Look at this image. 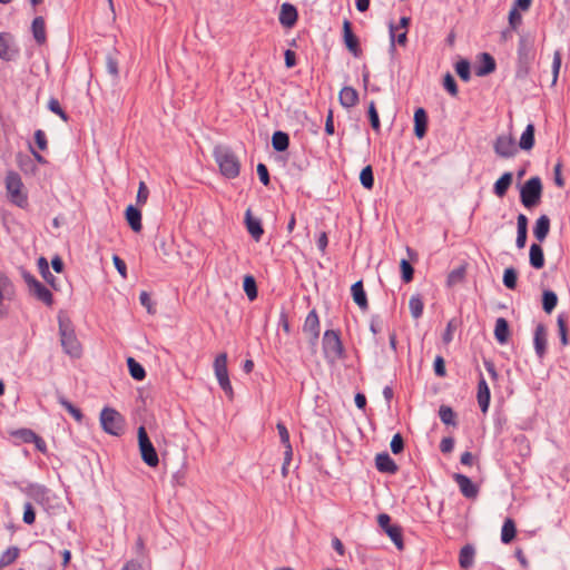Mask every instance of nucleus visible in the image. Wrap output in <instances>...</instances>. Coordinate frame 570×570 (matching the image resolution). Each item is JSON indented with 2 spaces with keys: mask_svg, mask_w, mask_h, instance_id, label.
<instances>
[{
  "mask_svg": "<svg viewBox=\"0 0 570 570\" xmlns=\"http://www.w3.org/2000/svg\"><path fill=\"white\" fill-rule=\"evenodd\" d=\"M396 30H397V27L393 22H390V24H389V33H390L389 51L391 53H394L396 51L395 43H399L402 47H405L407 43V31H404L396 36V33H395Z\"/></svg>",
  "mask_w": 570,
  "mask_h": 570,
  "instance_id": "473e14b6",
  "label": "nucleus"
},
{
  "mask_svg": "<svg viewBox=\"0 0 570 570\" xmlns=\"http://www.w3.org/2000/svg\"><path fill=\"white\" fill-rule=\"evenodd\" d=\"M503 285L508 289H515L518 282V272L514 267H508L503 272L502 278Z\"/></svg>",
  "mask_w": 570,
  "mask_h": 570,
  "instance_id": "5fc2aeb1",
  "label": "nucleus"
},
{
  "mask_svg": "<svg viewBox=\"0 0 570 570\" xmlns=\"http://www.w3.org/2000/svg\"><path fill=\"white\" fill-rule=\"evenodd\" d=\"M20 556V549L16 546L9 547L0 556V569L12 564Z\"/></svg>",
  "mask_w": 570,
  "mask_h": 570,
  "instance_id": "37998d69",
  "label": "nucleus"
},
{
  "mask_svg": "<svg viewBox=\"0 0 570 570\" xmlns=\"http://www.w3.org/2000/svg\"><path fill=\"white\" fill-rule=\"evenodd\" d=\"M535 127L532 122L528 124L524 131L521 134L520 140H519V147L522 150H531L535 144Z\"/></svg>",
  "mask_w": 570,
  "mask_h": 570,
  "instance_id": "2f4dec72",
  "label": "nucleus"
},
{
  "mask_svg": "<svg viewBox=\"0 0 570 570\" xmlns=\"http://www.w3.org/2000/svg\"><path fill=\"white\" fill-rule=\"evenodd\" d=\"M474 548L470 544L464 546L460 550L459 563L462 569H470L473 564Z\"/></svg>",
  "mask_w": 570,
  "mask_h": 570,
  "instance_id": "ea45409f",
  "label": "nucleus"
},
{
  "mask_svg": "<svg viewBox=\"0 0 570 570\" xmlns=\"http://www.w3.org/2000/svg\"><path fill=\"white\" fill-rule=\"evenodd\" d=\"M12 435L20 439L23 443H32L36 440L37 433L31 429L22 428L12 432Z\"/></svg>",
  "mask_w": 570,
  "mask_h": 570,
  "instance_id": "052dcab7",
  "label": "nucleus"
},
{
  "mask_svg": "<svg viewBox=\"0 0 570 570\" xmlns=\"http://www.w3.org/2000/svg\"><path fill=\"white\" fill-rule=\"evenodd\" d=\"M375 466L382 473L395 474L399 471L397 464L387 452L376 454Z\"/></svg>",
  "mask_w": 570,
  "mask_h": 570,
  "instance_id": "aec40b11",
  "label": "nucleus"
},
{
  "mask_svg": "<svg viewBox=\"0 0 570 570\" xmlns=\"http://www.w3.org/2000/svg\"><path fill=\"white\" fill-rule=\"evenodd\" d=\"M509 28L511 30H518L519 27L522 24V16L519 11H517V8H511L509 11Z\"/></svg>",
  "mask_w": 570,
  "mask_h": 570,
  "instance_id": "e2e57ef3",
  "label": "nucleus"
},
{
  "mask_svg": "<svg viewBox=\"0 0 570 570\" xmlns=\"http://www.w3.org/2000/svg\"><path fill=\"white\" fill-rule=\"evenodd\" d=\"M547 345H548V332L544 324L539 323L535 326L533 333V346L535 355L539 360H543L547 355Z\"/></svg>",
  "mask_w": 570,
  "mask_h": 570,
  "instance_id": "4468645a",
  "label": "nucleus"
},
{
  "mask_svg": "<svg viewBox=\"0 0 570 570\" xmlns=\"http://www.w3.org/2000/svg\"><path fill=\"white\" fill-rule=\"evenodd\" d=\"M20 50L13 43L12 36L7 32H0V59L3 61H13L19 57Z\"/></svg>",
  "mask_w": 570,
  "mask_h": 570,
  "instance_id": "9b49d317",
  "label": "nucleus"
},
{
  "mask_svg": "<svg viewBox=\"0 0 570 570\" xmlns=\"http://www.w3.org/2000/svg\"><path fill=\"white\" fill-rule=\"evenodd\" d=\"M214 372L217 381L229 377L227 370V354L220 353L216 356L214 361Z\"/></svg>",
  "mask_w": 570,
  "mask_h": 570,
  "instance_id": "c9c22d12",
  "label": "nucleus"
},
{
  "mask_svg": "<svg viewBox=\"0 0 570 570\" xmlns=\"http://www.w3.org/2000/svg\"><path fill=\"white\" fill-rule=\"evenodd\" d=\"M494 153L502 158H511L518 153L514 138L509 135H500L493 142Z\"/></svg>",
  "mask_w": 570,
  "mask_h": 570,
  "instance_id": "9d476101",
  "label": "nucleus"
},
{
  "mask_svg": "<svg viewBox=\"0 0 570 570\" xmlns=\"http://www.w3.org/2000/svg\"><path fill=\"white\" fill-rule=\"evenodd\" d=\"M245 225H246V228H247V232L249 233V235L256 240H261L263 234H264V228L262 226V222L259 218H256L252 215V212L250 209H247L246 213H245Z\"/></svg>",
  "mask_w": 570,
  "mask_h": 570,
  "instance_id": "412c9836",
  "label": "nucleus"
},
{
  "mask_svg": "<svg viewBox=\"0 0 570 570\" xmlns=\"http://www.w3.org/2000/svg\"><path fill=\"white\" fill-rule=\"evenodd\" d=\"M243 289L250 302L255 301L258 296V288L256 279L253 275L248 274L244 276Z\"/></svg>",
  "mask_w": 570,
  "mask_h": 570,
  "instance_id": "58836bf2",
  "label": "nucleus"
},
{
  "mask_svg": "<svg viewBox=\"0 0 570 570\" xmlns=\"http://www.w3.org/2000/svg\"><path fill=\"white\" fill-rule=\"evenodd\" d=\"M414 135L416 138L422 139L428 132L429 117L423 107H419L414 111Z\"/></svg>",
  "mask_w": 570,
  "mask_h": 570,
  "instance_id": "f3484780",
  "label": "nucleus"
},
{
  "mask_svg": "<svg viewBox=\"0 0 570 570\" xmlns=\"http://www.w3.org/2000/svg\"><path fill=\"white\" fill-rule=\"evenodd\" d=\"M558 333L560 337V342L563 346L569 344V334H568V323L567 315L564 313H560L557 317Z\"/></svg>",
  "mask_w": 570,
  "mask_h": 570,
  "instance_id": "49530a36",
  "label": "nucleus"
},
{
  "mask_svg": "<svg viewBox=\"0 0 570 570\" xmlns=\"http://www.w3.org/2000/svg\"><path fill=\"white\" fill-rule=\"evenodd\" d=\"M31 32L37 45L42 46L47 42L46 22L43 17L38 16L32 20Z\"/></svg>",
  "mask_w": 570,
  "mask_h": 570,
  "instance_id": "393cba45",
  "label": "nucleus"
},
{
  "mask_svg": "<svg viewBox=\"0 0 570 570\" xmlns=\"http://www.w3.org/2000/svg\"><path fill=\"white\" fill-rule=\"evenodd\" d=\"M138 448L141 460L150 468H156L159 463L158 453L150 441L146 428L140 425L137 431Z\"/></svg>",
  "mask_w": 570,
  "mask_h": 570,
  "instance_id": "0eeeda50",
  "label": "nucleus"
},
{
  "mask_svg": "<svg viewBox=\"0 0 570 570\" xmlns=\"http://www.w3.org/2000/svg\"><path fill=\"white\" fill-rule=\"evenodd\" d=\"M517 535V525L513 519L507 518L501 529V541L504 544H509L514 540Z\"/></svg>",
  "mask_w": 570,
  "mask_h": 570,
  "instance_id": "f704fd0d",
  "label": "nucleus"
},
{
  "mask_svg": "<svg viewBox=\"0 0 570 570\" xmlns=\"http://www.w3.org/2000/svg\"><path fill=\"white\" fill-rule=\"evenodd\" d=\"M351 294L354 303L362 309L368 308L367 295L364 289L363 281H357L351 286Z\"/></svg>",
  "mask_w": 570,
  "mask_h": 570,
  "instance_id": "5701e85b",
  "label": "nucleus"
},
{
  "mask_svg": "<svg viewBox=\"0 0 570 570\" xmlns=\"http://www.w3.org/2000/svg\"><path fill=\"white\" fill-rule=\"evenodd\" d=\"M57 401L78 423H82L85 416L79 407L75 406L61 393L57 394Z\"/></svg>",
  "mask_w": 570,
  "mask_h": 570,
  "instance_id": "72a5a7b5",
  "label": "nucleus"
},
{
  "mask_svg": "<svg viewBox=\"0 0 570 570\" xmlns=\"http://www.w3.org/2000/svg\"><path fill=\"white\" fill-rule=\"evenodd\" d=\"M550 232V218L547 215H541L534 224L533 236L539 243H542Z\"/></svg>",
  "mask_w": 570,
  "mask_h": 570,
  "instance_id": "bb28decb",
  "label": "nucleus"
},
{
  "mask_svg": "<svg viewBox=\"0 0 570 570\" xmlns=\"http://www.w3.org/2000/svg\"><path fill=\"white\" fill-rule=\"evenodd\" d=\"M298 19V12L294 4L285 2L281 6L279 23L285 28H293Z\"/></svg>",
  "mask_w": 570,
  "mask_h": 570,
  "instance_id": "dca6fc26",
  "label": "nucleus"
},
{
  "mask_svg": "<svg viewBox=\"0 0 570 570\" xmlns=\"http://www.w3.org/2000/svg\"><path fill=\"white\" fill-rule=\"evenodd\" d=\"M513 443L515 445V451L518 454L525 459L531 454V446L528 438L524 434H518L513 438Z\"/></svg>",
  "mask_w": 570,
  "mask_h": 570,
  "instance_id": "4c0bfd02",
  "label": "nucleus"
},
{
  "mask_svg": "<svg viewBox=\"0 0 570 570\" xmlns=\"http://www.w3.org/2000/svg\"><path fill=\"white\" fill-rule=\"evenodd\" d=\"M6 189L11 204L22 209L28 207V194L24 191L23 183L17 171L11 170L7 174Z\"/></svg>",
  "mask_w": 570,
  "mask_h": 570,
  "instance_id": "39448f33",
  "label": "nucleus"
},
{
  "mask_svg": "<svg viewBox=\"0 0 570 570\" xmlns=\"http://www.w3.org/2000/svg\"><path fill=\"white\" fill-rule=\"evenodd\" d=\"M453 480L458 484L460 492L464 498L472 500L476 499L480 492L479 485L473 483L469 476L462 473H454Z\"/></svg>",
  "mask_w": 570,
  "mask_h": 570,
  "instance_id": "ddd939ff",
  "label": "nucleus"
},
{
  "mask_svg": "<svg viewBox=\"0 0 570 570\" xmlns=\"http://www.w3.org/2000/svg\"><path fill=\"white\" fill-rule=\"evenodd\" d=\"M303 332L306 335L321 333V322L315 308L308 312L303 324Z\"/></svg>",
  "mask_w": 570,
  "mask_h": 570,
  "instance_id": "cd10ccee",
  "label": "nucleus"
},
{
  "mask_svg": "<svg viewBox=\"0 0 570 570\" xmlns=\"http://www.w3.org/2000/svg\"><path fill=\"white\" fill-rule=\"evenodd\" d=\"M20 490L36 503L45 504L49 502V489L42 484L29 483Z\"/></svg>",
  "mask_w": 570,
  "mask_h": 570,
  "instance_id": "2eb2a0df",
  "label": "nucleus"
},
{
  "mask_svg": "<svg viewBox=\"0 0 570 570\" xmlns=\"http://www.w3.org/2000/svg\"><path fill=\"white\" fill-rule=\"evenodd\" d=\"M466 266L460 265L459 267L452 269L446 278V284L449 287L455 286L459 283H462L465 278Z\"/></svg>",
  "mask_w": 570,
  "mask_h": 570,
  "instance_id": "a18cd8bd",
  "label": "nucleus"
},
{
  "mask_svg": "<svg viewBox=\"0 0 570 570\" xmlns=\"http://www.w3.org/2000/svg\"><path fill=\"white\" fill-rule=\"evenodd\" d=\"M379 527L384 531V533L392 540L397 550L404 549L403 541V529L399 524H393L392 519L387 513H381L377 515Z\"/></svg>",
  "mask_w": 570,
  "mask_h": 570,
  "instance_id": "1a4fd4ad",
  "label": "nucleus"
},
{
  "mask_svg": "<svg viewBox=\"0 0 570 570\" xmlns=\"http://www.w3.org/2000/svg\"><path fill=\"white\" fill-rule=\"evenodd\" d=\"M35 142L40 150H42V151L47 150L48 140H47L46 132L42 129H37L35 131Z\"/></svg>",
  "mask_w": 570,
  "mask_h": 570,
  "instance_id": "774afa93",
  "label": "nucleus"
},
{
  "mask_svg": "<svg viewBox=\"0 0 570 570\" xmlns=\"http://www.w3.org/2000/svg\"><path fill=\"white\" fill-rule=\"evenodd\" d=\"M459 323L458 318H452L448 322L445 331L442 334V342L444 344L448 345L453 341V332L458 328Z\"/></svg>",
  "mask_w": 570,
  "mask_h": 570,
  "instance_id": "13d9d810",
  "label": "nucleus"
},
{
  "mask_svg": "<svg viewBox=\"0 0 570 570\" xmlns=\"http://www.w3.org/2000/svg\"><path fill=\"white\" fill-rule=\"evenodd\" d=\"M456 75L461 80L468 82L471 79V65L469 60L461 59L454 66Z\"/></svg>",
  "mask_w": 570,
  "mask_h": 570,
  "instance_id": "3c124183",
  "label": "nucleus"
},
{
  "mask_svg": "<svg viewBox=\"0 0 570 570\" xmlns=\"http://www.w3.org/2000/svg\"><path fill=\"white\" fill-rule=\"evenodd\" d=\"M272 146L278 153L287 150L289 146L288 134L282 130H276L272 136Z\"/></svg>",
  "mask_w": 570,
  "mask_h": 570,
  "instance_id": "e433bc0d",
  "label": "nucleus"
},
{
  "mask_svg": "<svg viewBox=\"0 0 570 570\" xmlns=\"http://www.w3.org/2000/svg\"><path fill=\"white\" fill-rule=\"evenodd\" d=\"M476 399L482 413H487L490 406L491 392L482 373H480V380L478 382Z\"/></svg>",
  "mask_w": 570,
  "mask_h": 570,
  "instance_id": "6ab92c4d",
  "label": "nucleus"
},
{
  "mask_svg": "<svg viewBox=\"0 0 570 570\" xmlns=\"http://www.w3.org/2000/svg\"><path fill=\"white\" fill-rule=\"evenodd\" d=\"M494 337L499 344H505L510 337V325L504 317L495 321Z\"/></svg>",
  "mask_w": 570,
  "mask_h": 570,
  "instance_id": "7c9ffc66",
  "label": "nucleus"
},
{
  "mask_svg": "<svg viewBox=\"0 0 570 570\" xmlns=\"http://www.w3.org/2000/svg\"><path fill=\"white\" fill-rule=\"evenodd\" d=\"M30 294L35 296L38 301L42 302L47 306H51L53 304V295L52 293L41 283L37 282V284L29 289Z\"/></svg>",
  "mask_w": 570,
  "mask_h": 570,
  "instance_id": "c85d7f7f",
  "label": "nucleus"
},
{
  "mask_svg": "<svg viewBox=\"0 0 570 570\" xmlns=\"http://www.w3.org/2000/svg\"><path fill=\"white\" fill-rule=\"evenodd\" d=\"M439 416H440L441 422L444 423L445 425H452V426L458 425V421H456L458 415L453 411V409L449 405L443 404L440 406Z\"/></svg>",
  "mask_w": 570,
  "mask_h": 570,
  "instance_id": "79ce46f5",
  "label": "nucleus"
},
{
  "mask_svg": "<svg viewBox=\"0 0 570 570\" xmlns=\"http://www.w3.org/2000/svg\"><path fill=\"white\" fill-rule=\"evenodd\" d=\"M390 448L393 454H400L404 450V439L401 433H395L391 440Z\"/></svg>",
  "mask_w": 570,
  "mask_h": 570,
  "instance_id": "0e129e2a",
  "label": "nucleus"
},
{
  "mask_svg": "<svg viewBox=\"0 0 570 570\" xmlns=\"http://www.w3.org/2000/svg\"><path fill=\"white\" fill-rule=\"evenodd\" d=\"M542 193L541 178L533 176L520 187V202L528 209L534 208L541 203Z\"/></svg>",
  "mask_w": 570,
  "mask_h": 570,
  "instance_id": "423d86ee",
  "label": "nucleus"
},
{
  "mask_svg": "<svg viewBox=\"0 0 570 570\" xmlns=\"http://www.w3.org/2000/svg\"><path fill=\"white\" fill-rule=\"evenodd\" d=\"M22 520L28 525L33 524L36 521V511L30 502H27L23 505Z\"/></svg>",
  "mask_w": 570,
  "mask_h": 570,
  "instance_id": "338daca9",
  "label": "nucleus"
},
{
  "mask_svg": "<svg viewBox=\"0 0 570 570\" xmlns=\"http://www.w3.org/2000/svg\"><path fill=\"white\" fill-rule=\"evenodd\" d=\"M558 304V296L551 289H546L542 293V308L547 314H550Z\"/></svg>",
  "mask_w": 570,
  "mask_h": 570,
  "instance_id": "c03bdc74",
  "label": "nucleus"
},
{
  "mask_svg": "<svg viewBox=\"0 0 570 570\" xmlns=\"http://www.w3.org/2000/svg\"><path fill=\"white\" fill-rule=\"evenodd\" d=\"M141 217V210L134 205H128L125 209L126 222L135 233H139L142 229Z\"/></svg>",
  "mask_w": 570,
  "mask_h": 570,
  "instance_id": "4be33fe9",
  "label": "nucleus"
},
{
  "mask_svg": "<svg viewBox=\"0 0 570 570\" xmlns=\"http://www.w3.org/2000/svg\"><path fill=\"white\" fill-rule=\"evenodd\" d=\"M367 117H368L372 129L379 134L381 131V121H380V116H379L374 100H371L368 102Z\"/></svg>",
  "mask_w": 570,
  "mask_h": 570,
  "instance_id": "09e8293b",
  "label": "nucleus"
},
{
  "mask_svg": "<svg viewBox=\"0 0 570 570\" xmlns=\"http://www.w3.org/2000/svg\"><path fill=\"white\" fill-rule=\"evenodd\" d=\"M100 423L102 430L110 435L119 436L124 433V417L115 409L105 407L100 413Z\"/></svg>",
  "mask_w": 570,
  "mask_h": 570,
  "instance_id": "6e6552de",
  "label": "nucleus"
},
{
  "mask_svg": "<svg viewBox=\"0 0 570 570\" xmlns=\"http://www.w3.org/2000/svg\"><path fill=\"white\" fill-rule=\"evenodd\" d=\"M343 40L347 50L354 56L360 57L362 53L360 47V40L357 36L353 32L352 22L348 19L343 21Z\"/></svg>",
  "mask_w": 570,
  "mask_h": 570,
  "instance_id": "f8f14e48",
  "label": "nucleus"
},
{
  "mask_svg": "<svg viewBox=\"0 0 570 570\" xmlns=\"http://www.w3.org/2000/svg\"><path fill=\"white\" fill-rule=\"evenodd\" d=\"M513 181V175L511 171L503 173L493 185V193L495 196L502 198L507 195L511 184Z\"/></svg>",
  "mask_w": 570,
  "mask_h": 570,
  "instance_id": "a878e982",
  "label": "nucleus"
},
{
  "mask_svg": "<svg viewBox=\"0 0 570 570\" xmlns=\"http://www.w3.org/2000/svg\"><path fill=\"white\" fill-rule=\"evenodd\" d=\"M360 181L365 189L371 190L374 187V174L371 165L365 166L361 170Z\"/></svg>",
  "mask_w": 570,
  "mask_h": 570,
  "instance_id": "864d4df0",
  "label": "nucleus"
},
{
  "mask_svg": "<svg viewBox=\"0 0 570 570\" xmlns=\"http://www.w3.org/2000/svg\"><path fill=\"white\" fill-rule=\"evenodd\" d=\"M497 69V62L492 55L482 52L479 56V63L475 67V75L478 77H485Z\"/></svg>",
  "mask_w": 570,
  "mask_h": 570,
  "instance_id": "a211bd4d",
  "label": "nucleus"
},
{
  "mask_svg": "<svg viewBox=\"0 0 570 570\" xmlns=\"http://www.w3.org/2000/svg\"><path fill=\"white\" fill-rule=\"evenodd\" d=\"M58 327L63 352L70 357L79 358L82 354V347L70 317L63 312L58 314Z\"/></svg>",
  "mask_w": 570,
  "mask_h": 570,
  "instance_id": "f03ea898",
  "label": "nucleus"
},
{
  "mask_svg": "<svg viewBox=\"0 0 570 570\" xmlns=\"http://www.w3.org/2000/svg\"><path fill=\"white\" fill-rule=\"evenodd\" d=\"M127 366L130 376L136 381H142L146 377V371L144 366L137 362L134 357L129 356L127 358Z\"/></svg>",
  "mask_w": 570,
  "mask_h": 570,
  "instance_id": "a19ab883",
  "label": "nucleus"
},
{
  "mask_svg": "<svg viewBox=\"0 0 570 570\" xmlns=\"http://www.w3.org/2000/svg\"><path fill=\"white\" fill-rule=\"evenodd\" d=\"M48 109L57 115L61 120L68 121L69 115L62 109L59 100L57 98H50L48 101Z\"/></svg>",
  "mask_w": 570,
  "mask_h": 570,
  "instance_id": "4d7b16f0",
  "label": "nucleus"
},
{
  "mask_svg": "<svg viewBox=\"0 0 570 570\" xmlns=\"http://www.w3.org/2000/svg\"><path fill=\"white\" fill-rule=\"evenodd\" d=\"M38 268L39 273L41 274L42 278L50 284L52 287H55L56 277L52 275V273L49 269V264L46 257L41 256L38 258Z\"/></svg>",
  "mask_w": 570,
  "mask_h": 570,
  "instance_id": "8fccbe9b",
  "label": "nucleus"
},
{
  "mask_svg": "<svg viewBox=\"0 0 570 570\" xmlns=\"http://www.w3.org/2000/svg\"><path fill=\"white\" fill-rule=\"evenodd\" d=\"M409 307L413 318L417 320L422 316L424 303L420 294L411 296Z\"/></svg>",
  "mask_w": 570,
  "mask_h": 570,
  "instance_id": "de8ad7c7",
  "label": "nucleus"
},
{
  "mask_svg": "<svg viewBox=\"0 0 570 570\" xmlns=\"http://www.w3.org/2000/svg\"><path fill=\"white\" fill-rule=\"evenodd\" d=\"M106 69H107V72L110 76H112V78L115 80H117L119 78V62L116 57V51L114 53L110 52L106 56Z\"/></svg>",
  "mask_w": 570,
  "mask_h": 570,
  "instance_id": "603ef678",
  "label": "nucleus"
},
{
  "mask_svg": "<svg viewBox=\"0 0 570 570\" xmlns=\"http://www.w3.org/2000/svg\"><path fill=\"white\" fill-rule=\"evenodd\" d=\"M529 263L534 269H541L544 266V253L540 244H531L529 250Z\"/></svg>",
  "mask_w": 570,
  "mask_h": 570,
  "instance_id": "c756f323",
  "label": "nucleus"
},
{
  "mask_svg": "<svg viewBox=\"0 0 570 570\" xmlns=\"http://www.w3.org/2000/svg\"><path fill=\"white\" fill-rule=\"evenodd\" d=\"M322 348L324 357L331 364L338 360H343L346 356L340 332L335 330H326L324 332Z\"/></svg>",
  "mask_w": 570,
  "mask_h": 570,
  "instance_id": "20e7f679",
  "label": "nucleus"
},
{
  "mask_svg": "<svg viewBox=\"0 0 570 570\" xmlns=\"http://www.w3.org/2000/svg\"><path fill=\"white\" fill-rule=\"evenodd\" d=\"M442 83H443L444 89L452 97H456L458 96V94H459L458 85H456V81H455L454 77L450 72H446L444 75Z\"/></svg>",
  "mask_w": 570,
  "mask_h": 570,
  "instance_id": "bf43d9fd",
  "label": "nucleus"
},
{
  "mask_svg": "<svg viewBox=\"0 0 570 570\" xmlns=\"http://www.w3.org/2000/svg\"><path fill=\"white\" fill-rule=\"evenodd\" d=\"M433 371L438 377L446 376L445 361L443 356L436 355L433 362Z\"/></svg>",
  "mask_w": 570,
  "mask_h": 570,
  "instance_id": "69168bd1",
  "label": "nucleus"
},
{
  "mask_svg": "<svg viewBox=\"0 0 570 570\" xmlns=\"http://www.w3.org/2000/svg\"><path fill=\"white\" fill-rule=\"evenodd\" d=\"M338 100L344 108L355 107L358 102V92L355 88L345 86L340 91Z\"/></svg>",
  "mask_w": 570,
  "mask_h": 570,
  "instance_id": "b1692460",
  "label": "nucleus"
},
{
  "mask_svg": "<svg viewBox=\"0 0 570 570\" xmlns=\"http://www.w3.org/2000/svg\"><path fill=\"white\" fill-rule=\"evenodd\" d=\"M400 271H401V278H402L403 283L407 284L413 281L414 267L407 259H405V258L401 259Z\"/></svg>",
  "mask_w": 570,
  "mask_h": 570,
  "instance_id": "6e6d98bb",
  "label": "nucleus"
},
{
  "mask_svg": "<svg viewBox=\"0 0 570 570\" xmlns=\"http://www.w3.org/2000/svg\"><path fill=\"white\" fill-rule=\"evenodd\" d=\"M535 37L531 32H521L517 47L515 78L524 80L529 77L535 60Z\"/></svg>",
  "mask_w": 570,
  "mask_h": 570,
  "instance_id": "f257e3e1",
  "label": "nucleus"
},
{
  "mask_svg": "<svg viewBox=\"0 0 570 570\" xmlns=\"http://www.w3.org/2000/svg\"><path fill=\"white\" fill-rule=\"evenodd\" d=\"M561 63H562L561 52L559 50H556L553 52V60H552V82H551L552 86H554L558 81Z\"/></svg>",
  "mask_w": 570,
  "mask_h": 570,
  "instance_id": "680f3d73",
  "label": "nucleus"
},
{
  "mask_svg": "<svg viewBox=\"0 0 570 570\" xmlns=\"http://www.w3.org/2000/svg\"><path fill=\"white\" fill-rule=\"evenodd\" d=\"M213 156L224 177L227 179L238 177L240 173V161L230 147L218 145L214 148Z\"/></svg>",
  "mask_w": 570,
  "mask_h": 570,
  "instance_id": "7ed1b4c3",
  "label": "nucleus"
}]
</instances>
